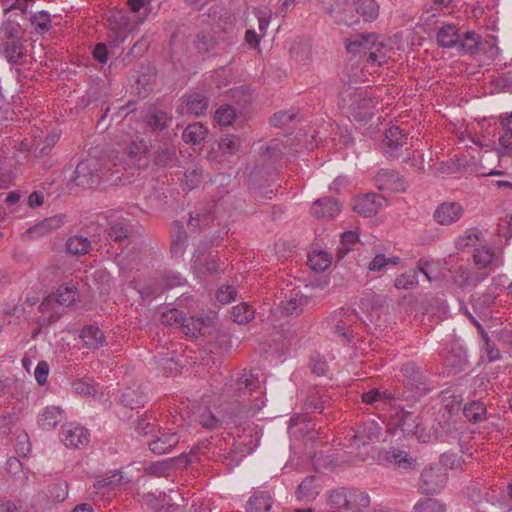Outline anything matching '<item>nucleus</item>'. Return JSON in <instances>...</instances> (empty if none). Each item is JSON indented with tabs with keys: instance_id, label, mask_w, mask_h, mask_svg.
<instances>
[{
	"instance_id": "nucleus-1",
	"label": "nucleus",
	"mask_w": 512,
	"mask_h": 512,
	"mask_svg": "<svg viewBox=\"0 0 512 512\" xmlns=\"http://www.w3.org/2000/svg\"><path fill=\"white\" fill-rule=\"evenodd\" d=\"M220 399L217 413L206 409L198 416L197 421L202 427L216 429L224 424L239 425L242 419L256 415L266 403L259 378L251 371H243L225 383Z\"/></svg>"
},
{
	"instance_id": "nucleus-2",
	"label": "nucleus",
	"mask_w": 512,
	"mask_h": 512,
	"mask_svg": "<svg viewBox=\"0 0 512 512\" xmlns=\"http://www.w3.org/2000/svg\"><path fill=\"white\" fill-rule=\"evenodd\" d=\"M141 212L139 206L129 204L125 208L98 213L95 223L105 229L109 240L123 244L134 232V224L129 217H137Z\"/></svg>"
},
{
	"instance_id": "nucleus-3",
	"label": "nucleus",
	"mask_w": 512,
	"mask_h": 512,
	"mask_svg": "<svg viewBox=\"0 0 512 512\" xmlns=\"http://www.w3.org/2000/svg\"><path fill=\"white\" fill-rule=\"evenodd\" d=\"M436 41L442 48H455L462 54L473 55L478 52L482 38L475 31L462 33L455 24L442 23L436 34Z\"/></svg>"
},
{
	"instance_id": "nucleus-4",
	"label": "nucleus",
	"mask_w": 512,
	"mask_h": 512,
	"mask_svg": "<svg viewBox=\"0 0 512 512\" xmlns=\"http://www.w3.org/2000/svg\"><path fill=\"white\" fill-rule=\"evenodd\" d=\"M346 49L352 54H364L372 65L381 66L386 62L387 47L373 33H361L351 37Z\"/></svg>"
},
{
	"instance_id": "nucleus-5",
	"label": "nucleus",
	"mask_w": 512,
	"mask_h": 512,
	"mask_svg": "<svg viewBox=\"0 0 512 512\" xmlns=\"http://www.w3.org/2000/svg\"><path fill=\"white\" fill-rule=\"evenodd\" d=\"M343 107L358 121H367L373 116L374 100L363 88L347 89L341 93Z\"/></svg>"
},
{
	"instance_id": "nucleus-6",
	"label": "nucleus",
	"mask_w": 512,
	"mask_h": 512,
	"mask_svg": "<svg viewBox=\"0 0 512 512\" xmlns=\"http://www.w3.org/2000/svg\"><path fill=\"white\" fill-rule=\"evenodd\" d=\"M221 242L219 235L211 237L209 241L204 240L197 246L196 252L193 254L191 268L199 276L215 275L221 270V264L216 256L205 254V251L213 245L218 246Z\"/></svg>"
},
{
	"instance_id": "nucleus-7",
	"label": "nucleus",
	"mask_w": 512,
	"mask_h": 512,
	"mask_svg": "<svg viewBox=\"0 0 512 512\" xmlns=\"http://www.w3.org/2000/svg\"><path fill=\"white\" fill-rule=\"evenodd\" d=\"M105 170L106 167L102 159L88 157L77 164L74 181L78 186L91 188L99 183Z\"/></svg>"
},
{
	"instance_id": "nucleus-8",
	"label": "nucleus",
	"mask_w": 512,
	"mask_h": 512,
	"mask_svg": "<svg viewBox=\"0 0 512 512\" xmlns=\"http://www.w3.org/2000/svg\"><path fill=\"white\" fill-rule=\"evenodd\" d=\"M148 152V146L143 141H132L130 142L125 151L121 154V156H116L113 161V166H122V159L125 164L128 165V169L136 170L140 166H144L146 164V154Z\"/></svg>"
},
{
	"instance_id": "nucleus-9",
	"label": "nucleus",
	"mask_w": 512,
	"mask_h": 512,
	"mask_svg": "<svg viewBox=\"0 0 512 512\" xmlns=\"http://www.w3.org/2000/svg\"><path fill=\"white\" fill-rule=\"evenodd\" d=\"M390 417L393 425L401 429L404 435H416L420 426L419 418L413 412L405 410L404 407L393 404L390 409Z\"/></svg>"
},
{
	"instance_id": "nucleus-10",
	"label": "nucleus",
	"mask_w": 512,
	"mask_h": 512,
	"mask_svg": "<svg viewBox=\"0 0 512 512\" xmlns=\"http://www.w3.org/2000/svg\"><path fill=\"white\" fill-rule=\"evenodd\" d=\"M401 372L407 378L405 386L412 392V397L418 399L424 396L429 388L426 375L412 362L402 365Z\"/></svg>"
},
{
	"instance_id": "nucleus-11",
	"label": "nucleus",
	"mask_w": 512,
	"mask_h": 512,
	"mask_svg": "<svg viewBox=\"0 0 512 512\" xmlns=\"http://www.w3.org/2000/svg\"><path fill=\"white\" fill-rule=\"evenodd\" d=\"M335 333L345 342L349 343L356 332L354 326L360 321V317L353 309H340L334 315Z\"/></svg>"
},
{
	"instance_id": "nucleus-12",
	"label": "nucleus",
	"mask_w": 512,
	"mask_h": 512,
	"mask_svg": "<svg viewBox=\"0 0 512 512\" xmlns=\"http://www.w3.org/2000/svg\"><path fill=\"white\" fill-rule=\"evenodd\" d=\"M447 482V474L441 467L425 468L421 473L420 490L427 495L439 493Z\"/></svg>"
},
{
	"instance_id": "nucleus-13",
	"label": "nucleus",
	"mask_w": 512,
	"mask_h": 512,
	"mask_svg": "<svg viewBox=\"0 0 512 512\" xmlns=\"http://www.w3.org/2000/svg\"><path fill=\"white\" fill-rule=\"evenodd\" d=\"M472 259L475 267L479 270H483L482 273H487V276L495 268L503 264L496 255L495 249L487 243H483L473 250Z\"/></svg>"
},
{
	"instance_id": "nucleus-14",
	"label": "nucleus",
	"mask_w": 512,
	"mask_h": 512,
	"mask_svg": "<svg viewBox=\"0 0 512 512\" xmlns=\"http://www.w3.org/2000/svg\"><path fill=\"white\" fill-rule=\"evenodd\" d=\"M60 439L66 447L80 449L89 443L90 433L80 424L71 422L63 426Z\"/></svg>"
},
{
	"instance_id": "nucleus-15",
	"label": "nucleus",
	"mask_w": 512,
	"mask_h": 512,
	"mask_svg": "<svg viewBox=\"0 0 512 512\" xmlns=\"http://www.w3.org/2000/svg\"><path fill=\"white\" fill-rule=\"evenodd\" d=\"M65 223V216L62 214L54 215L36 223L28 228L24 236L29 240H37L45 235L57 230Z\"/></svg>"
},
{
	"instance_id": "nucleus-16",
	"label": "nucleus",
	"mask_w": 512,
	"mask_h": 512,
	"mask_svg": "<svg viewBox=\"0 0 512 512\" xmlns=\"http://www.w3.org/2000/svg\"><path fill=\"white\" fill-rule=\"evenodd\" d=\"M383 198L374 193H368L357 197L353 204V210L364 217L376 215L381 208Z\"/></svg>"
},
{
	"instance_id": "nucleus-17",
	"label": "nucleus",
	"mask_w": 512,
	"mask_h": 512,
	"mask_svg": "<svg viewBox=\"0 0 512 512\" xmlns=\"http://www.w3.org/2000/svg\"><path fill=\"white\" fill-rule=\"evenodd\" d=\"M341 210V205L337 199L332 197H323L317 199L311 206V213L317 219H333Z\"/></svg>"
},
{
	"instance_id": "nucleus-18",
	"label": "nucleus",
	"mask_w": 512,
	"mask_h": 512,
	"mask_svg": "<svg viewBox=\"0 0 512 512\" xmlns=\"http://www.w3.org/2000/svg\"><path fill=\"white\" fill-rule=\"evenodd\" d=\"M463 215V207L457 202H444L440 204L435 212L434 219L440 225H451L458 221Z\"/></svg>"
},
{
	"instance_id": "nucleus-19",
	"label": "nucleus",
	"mask_w": 512,
	"mask_h": 512,
	"mask_svg": "<svg viewBox=\"0 0 512 512\" xmlns=\"http://www.w3.org/2000/svg\"><path fill=\"white\" fill-rule=\"evenodd\" d=\"M374 181L379 190H405V183L402 177L394 170L380 169L375 175Z\"/></svg>"
},
{
	"instance_id": "nucleus-20",
	"label": "nucleus",
	"mask_w": 512,
	"mask_h": 512,
	"mask_svg": "<svg viewBox=\"0 0 512 512\" xmlns=\"http://www.w3.org/2000/svg\"><path fill=\"white\" fill-rule=\"evenodd\" d=\"M107 22L111 30L115 31L117 38L123 41L127 33L133 30L131 19L125 10H113L109 12Z\"/></svg>"
},
{
	"instance_id": "nucleus-21",
	"label": "nucleus",
	"mask_w": 512,
	"mask_h": 512,
	"mask_svg": "<svg viewBox=\"0 0 512 512\" xmlns=\"http://www.w3.org/2000/svg\"><path fill=\"white\" fill-rule=\"evenodd\" d=\"M486 277L487 273H474L464 266L455 268L451 276L453 283L461 289L475 287L486 279Z\"/></svg>"
},
{
	"instance_id": "nucleus-22",
	"label": "nucleus",
	"mask_w": 512,
	"mask_h": 512,
	"mask_svg": "<svg viewBox=\"0 0 512 512\" xmlns=\"http://www.w3.org/2000/svg\"><path fill=\"white\" fill-rule=\"evenodd\" d=\"M407 142V135L397 126H392L385 131L383 145L385 153L390 157H397L399 150Z\"/></svg>"
},
{
	"instance_id": "nucleus-23",
	"label": "nucleus",
	"mask_w": 512,
	"mask_h": 512,
	"mask_svg": "<svg viewBox=\"0 0 512 512\" xmlns=\"http://www.w3.org/2000/svg\"><path fill=\"white\" fill-rule=\"evenodd\" d=\"M65 419V412L59 406H47L38 415V425L43 430H52L55 429L57 425L62 423Z\"/></svg>"
},
{
	"instance_id": "nucleus-24",
	"label": "nucleus",
	"mask_w": 512,
	"mask_h": 512,
	"mask_svg": "<svg viewBox=\"0 0 512 512\" xmlns=\"http://www.w3.org/2000/svg\"><path fill=\"white\" fill-rule=\"evenodd\" d=\"M179 442L175 432H161L156 439L149 442L150 450L157 455L169 453Z\"/></svg>"
},
{
	"instance_id": "nucleus-25",
	"label": "nucleus",
	"mask_w": 512,
	"mask_h": 512,
	"mask_svg": "<svg viewBox=\"0 0 512 512\" xmlns=\"http://www.w3.org/2000/svg\"><path fill=\"white\" fill-rule=\"evenodd\" d=\"M382 428L375 420H369L360 425L355 434V440L361 445H367L379 439Z\"/></svg>"
},
{
	"instance_id": "nucleus-26",
	"label": "nucleus",
	"mask_w": 512,
	"mask_h": 512,
	"mask_svg": "<svg viewBox=\"0 0 512 512\" xmlns=\"http://www.w3.org/2000/svg\"><path fill=\"white\" fill-rule=\"evenodd\" d=\"M499 145L506 154H512V112L499 115Z\"/></svg>"
},
{
	"instance_id": "nucleus-27",
	"label": "nucleus",
	"mask_w": 512,
	"mask_h": 512,
	"mask_svg": "<svg viewBox=\"0 0 512 512\" xmlns=\"http://www.w3.org/2000/svg\"><path fill=\"white\" fill-rule=\"evenodd\" d=\"M79 296L78 282L70 280L61 284L56 293V302L62 306H72Z\"/></svg>"
},
{
	"instance_id": "nucleus-28",
	"label": "nucleus",
	"mask_w": 512,
	"mask_h": 512,
	"mask_svg": "<svg viewBox=\"0 0 512 512\" xmlns=\"http://www.w3.org/2000/svg\"><path fill=\"white\" fill-rule=\"evenodd\" d=\"M80 338L83 345L91 350L99 349L105 343L104 332L94 325L85 326L80 333Z\"/></svg>"
},
{
	"instance_id": "nucleus-29",
	"label": "nucleus",
	"mask_w": 512,
	"mask_h": 512,
	"mask_svg": "<svg viewBox=\"0 0 512 512\" xmlns=\"http://www.w3.org/2000/svg\"><path fill=\"white\" fill-rule=\"evenodd\" d=\"M187 247V233L181 222L175 221L172 228L171 254L173 257L183 256Z\"/></svg>"
},
{
	"instance_id": "nucleus-30",
	"label": "nucleus",
	"mask_w": 512,
	"mask_h": 512,
	"mask_svg": "<svg viewBox=\"0 0 512 512\" xmlns=\"http://www.w3.org/2000/svg\"><path fill=\"white\" fill-rule=\"evenodd\" d=\"M272 507V497L267 491H255L248 499L246 512H268Z\"/></svg>"
},
{
	"instance_id": "nucleus-31",
	"label": "nucleus",
	"mask_w": 512,
	"mask_h": 512,
	"mask_svg": "<svg viewBox=\"0 0 512 512\" xmlns=\"http://www.w3.org/2000/svg\"><path fill=\"white\" fill-rule=\"evenodd\" d=\"M308 303V298L299 293H295L285 298L280 303L282 313L287 316H297L303 312L304 306Z\"/></svg>"
},
{
	"instance_id": "nucleus-32",
	"label": "nucleus",
	"mask_w": 512,
	"mask_h": 512,
	"mask_svg": "<svg viewBox=\"0 0 512 512\" xmlns=\"http://www.w3.org/2000/svg\"><path fill=\"white\" fill-rule=\"evenodd\" d=\"M362 401L367 405H372L379 409L380 407L390 406L392 408L396 400L387 393H382L377 388H373L367 392H364L361 396Z\"/></svg>"
},
{
	"instance_id": "nucleus-33",
	"label": "nucleus",
	"mask_w": 512,
	"mask_h": 512,
	"mask_svg": "<svg viewBox=\"0 0 512 512\" xmlns=\"http://www.w3.org/2000/svg\"><path fill=\"white\" fill-rule=\"evenodd\" d=\"M134 288L139 292L143 299L157 297L163 293L164 284L160 278L149 279L145 282L135 281Z\"/></svg>"
},
{
	"instance_id": "nucleus-34",
	"label": "nucleus",
	"mask_w": 512,
	"mask_h": 512,
	"mask_svg": "<svg viewBox=\"0 0 512 512\" xmlns=\"http://www.w3.org/2000/svg\"><path fill=\"white\" fill-rule=\"evenodd\" d=\"M385 461L388 465L399 469H408L415 463V459L409 457V455L400 449L391 448L385 453Z\"/></svg>"
},
{
	"instance_id": "nucleus-35",
	"label": "nucleus",
	"mask_w": 512,
	"mask_h": 512,
	"mask_svg": "<svg viewBox=\"0 0 512 512\" xmlns=\"http://www.w3.org/2000/svg\"><path fill=\"white\" fill-rule=\"evenodd\" d=\"M482 236L483 234L478 228H469L456 239L455 246L458 250H465L470 247L474 250L483 244L481 241Z\"/></svg>"
},
{
	"instance_id": "nucleus-36",
	"label": "nucleus",
	"mask_w": 512,
	"mask_h": 512,
	"mask_svg": "<svg viewBox=\"0 0 512 512\" xmlns=\"http://www.w3.org/2000/svg\"><path fill=\"white\" fill-rule=\"evenodd\" d=\"M65 248L69 255L82 256L91 249V241L87 237L74 235L66 240Z\"/></svg>"
},
{
	"instance_id": "nucleus-37",
	"label": "nucleus",
	"mask_w": 512,
	"mask_h": 512,
	"mask_svg": "<svg viewBox=\"0 0 512 512\" xmlns=\"http://www.w3.org/2000/svg\"><path fill=\"white\" fill-rule=\"evenodd\" d=\"M123 476L120 472H115L110 476H107L101 480H97L94 485V493L105 496L110 494L116 489L122 482Z\"/></svg>"
},
{
	"instance_id": "nucleus-38",
	"label": "nucleus",
	"mask_w": 512,
	"mask_h": 512,
	"mask_svg": "<svg viewBox=\"0 0 512 512\" xmlns=\"http://www.w3.org/2000/svg\"><path fill=\"white\" fill-rule=\"evenodd\" d=\"M207 133V128L203 124L196 122L189 124L185 128L182 134V138L186 143L198 145L205 140Z\"/></svg>"
},
{
	"instance_id": "nucleus-39",
	"label": "nucleus",
	"mask_w": 512,
	"mask_h": 512,
	"mask_svg": "<svg viewBox=\"0 0 512 512\" xmlns=\"http://www.w3.org/2000/svg\"><path fill=\"white\" fill-rule=\"evenodd\" d=\"M355 9L366 21H372L378 17L379 5L375 0H354Z\"/></svg>"
},
{
	"instance_id": "nucleus-40",
	"label": "nucleus",
	"mask_w": 512,
	"mask_h": 512,
	"mask_svg": "<svg viewBox=\"0 0 512 512\" xmlns=\"http://www.w3.org/2000/svg\"><path fill=\"white\" fill-rule=\"evenodd\" d=\"M120 401L124 406L134 409L144 405L146 395L139 389L126 388L121 395Z\"/></svg>"
},
{
	"instance_id": "nucleus-41",
	"label": "nucleus",
	"mask_w": 512,
	"mask_h": 512,
	"mask_svg": "<svg viewBox=\"0 0 512 512\" xmlns=\"http://www.w3.org/2000/svg\"><path fill=\"white\" fill-rule=\"evenodd\" d=\"M348 510L358 512L364 508H367L370 504L369 495L366 492L358 489H348Z\"/></svg>"
},
{
	"instance_id": "nucleus-42",
	"label": "nucleus",
	"mask_w": 512,
	"mask_h": 512,
	"mask_svg": "<svg viewBox=\"0 0 512 512\" xmlns=\"http://www.w3.org/2000/svg\"><path fill=\"white\" fill-rule=\"evenodd\" d=\"M187 110L195 116H200L208 108V99L201 93H192L186 98Z\"/></svg>"
},
{
	"instance_id": "nucleus-43",
	"label": "nucleus",
	"mask_w": 512,
	"mask_h": 512,
	"mask_svg": "<svg viewBox=\"0 0 512 512\" xmlns=\"http://www.w3.org/2000/svg\"><path fill=\"white\" fill-rule=\"evenodd\" d=\"M72 389L75 394L82 397H94L97 394V386L92 378H78L72 382Z\"/></svg>"
},
{
	"instance_id": "nucleus-44",
	"label": "nucleus",
	"mask_w": 512,
	"mask_h": 512,
	"mask_svg": "<svg viewBox=\"0 0 512 512\" xmlns=\"http://www.w3.org/2000/svg\"><path fill=\"white\" fill-rule=\"evenodd\" d=\"M202 175V169L196 165L193 168L186 170L182 178H180L183 190L190 191L198 187L202 181Z\"/></svg>"
},
{
	"instance_id": "nucleus-45",
	"label": "nucleus",
	"mask_w": 512,
	"mask_h": 512,
	"mask_svg": "<svg viewBox=\"0 0 512 512\" xmlns=\"http://www.w3.org/2000/svg\"><path fill=\"white\" fill-rule=\"evenodd\" d=\"M319 493V485L316 483L314 476L306 477L298 486V499L311 500Z\"/></svg>"
},
{
	"instance_id": "nucleus-46",
	"label": "nucleus",
	"mask_w": 512,
	"mask_h": 512,
	"mask_svg": "<svg viewBox=\"0 0 512 512\" xmlns=\"http://www.w3.org/2000/svg\"><path fill=\"white\" fill-rule=\"evenodd\" d=\"M255 316V310L247 303H240L231 310V319L239 324L250 322Z\"/></svg>"
},
{
	"instance_id": "nucleus-47",
	"label": "nucleus",
	"mask_w": 512,
	"mask_h": 512,
	"mask_svg": "<svg viewBox=\"0 0 512 512\" xmlns=\"http://www.w3.org/2000/svg\"><path fill=\"white\" fill-rule=\"evenodd\" d=\"M4 51L8 61L12 64H19L25 55L21 40L6 42Z\"/></svg>"
},
{
	"instance_id": "nucleus-48",
	"label": "nucleus",
	"mask_w": 512,
	"mask_h": 512,
	"mask_svg": "<svg viewBox=\"0 0 512 512\" xmlns=\"http://www.w3.org/2000/svg\"><path fill=\"white\" fill-rule=\"evenodd\" d=\"M463 414L469 421L476 423L484 418L486 414V407L480 401H472L465 404Z\"/></svg>"
},
{
	"instance_id": "nucleus-49",
	"label": "nucleus",
	"mask_w": 512,
	"mask_h": 512,
	"mask_svg": "<svg viewBox=\"0 0 512 512\" xmlns=\"http://www.w3.org/2000/svg\"><path fill=\"white\" fill-rule=\"evenodd\" d=\"M30 22L38 34H44L52 27L50 14L45 10L33 14L30 18Z\"/></svg>"
},
{
	"instance_id": "nucleus-50",
	"label": "nucleus",
	"mask_w": 512,
	"mask_h": 512,
	"mask_svg": "<svg viewBox=\"0 0 512 512\" xmlns=\"http://www.w3.org/2000/svg\"><path fill=\"white\" fill-rule=\"evenodd\" d=\"M241 146V139L239 136L234 134L223 135L219 140V150L223 154L234 155L238 152Z\"/></svg>"
},
{
	"instance_id": "nucleus-51",
	"label": "nucleus",
	"mask_w": 512,
	"mask_h": 512,
	"mask_svg": "<svg viewBox=\"0 0 512 512\" xmlns=\"http://www.w3.org/2000/svg\"><path fill=\"white\" fill-rule=\"evenodd\" d=\"M327 400L328 397H326L320 390L313 391L305 401L306 410L310 412L322 413Z\"/></svg>"
},
{
	"instance_id": "nucleus-52",
	"label": "nucleus",
	"mask_w": 512,
	"mask_h": 512,
	"mask_svg": "<svg viewBox=\"0 0 512 512\" xmlns=\"http://www.w3.org/2000/svg\"><path fill=\"white\" fill-rule=\"evenodd\" d=\"M186 321L187 317L185 316L184 312L177 308L169 309L168 311L163 312L161 316V322L171 327L183 328V325Z\"/></svg>"
},
{
	"instance_id": "nucleus-53",
	"label": "nucleus",
	"mask_w": 512,
	"mask_h": 512,
	"mask_svg": "<svg viewBox=\"0 0 512 512\" xmlns=\"http://www.w3.org/2000/svg\"><path fill=\"white\" fill-rule=\"evenodd\" d=\"M330 264L331 260L328 254L323 251H315L308 255V265L314 271H324Z\"/></svg>"
},
{
	"instance_id": "nucleus-54",
	"label": "nucleus",
	"mask_w": 512,
	"mask_h": 512,
	"mask_svg": "<svg viewBox=\"0 0 512 512\" xmlns=\"http://www.w3.org/2000/svg\"><path fill=\"white\" fill-rule=\"evenodd\" d=\"M445 505L434 498H424L419 500L414 506V512H445Z\"/></svg>"
},
{
	"instance_id": "nucleus-55",
	"label": "nucleus",
	"mask_w": 512,
	"mask_h": 512,
	"mask_svg": "<svg viewBox=\"0 0 512 512\" xmlns=\"http://www.w3.org/2000/svg\"><path fill=\"white\" fill-rule=\"evenodd\" d=\"M419 283L416 270H409L406 273L399 275L394 282L396 289L408 290L417 286Z\"/></svg>"
},
{
	"instance_id": "nucleus-56",
	"label": "nucleus",
	"mask_w": 512,
	"mask_h": 512,
	"mask_svg": "<svg viewBox=\"0 0 512 512\" xmlns=\"http://www.w3.org/2000/svg\"><path fill=\"white\" fill-rule=\"evenodd\" d=\"M348 490L340 488L332 491L329 495L328 501L331 508L335 510L348 509Z\"/></svg>"
},
{
	"instance_id": "nucleus-57",
	"label": "nucleus",
	"mask_w": 512,
	"mask_h": 512,
	"mask_svg": "<svg viewBox=\"0 0 512 512\" xmlns=\"http://www.w3.org/2000/svg\"><path fill=\"white\" fill-rule=\"evenodd\" d=\"M174 464V459H165L154 462L146 468V472L156 477H166Z\"/></svg>"
},
{
	"instance_id": "nucleus-58",
	"label": "nucleus",
	"mask_w": 512,
	"mask_h": 512,
	"mask_svg": "<svg viewBox=\"0 0 512 512\" xmlns=\"http://www.w3.org/2000/svg\"><path fill=\"white\" fill-rule=\"evenodd\" d=\"M216 40L209 32H200L196 36L195 46L199 53H208L214 49Z\"/></svg>"
},
{
	"instance_id": "nucleus-59",
	"label": "nucleus",
	"mask_w": 512,
	"mask_h": 512,
	"mask_svg": "<svg viewBox=\"0 0 512 512\" xmlns=\"http://www.w3.org/2000/svg\"><path fill=\"white\" fill-rule=\"evenodd\" d=\"M249 186L258 199H272L274 195L273 190L266 185V181L261 184L257 183L256 175L250 177Z\"/></svg>"
},
{
	"instance_id": "nucleus-60",
	"label": "nucleus",
	"mask_w": 512,
	"mask_h": 512,
	"mask_svg": "<svg viewBox=\"0 0 512 512\" xmlns=\"http://www.w3.org/2000/svg\"><path fill=\"white\" fill-rule=\"evenodd\" d=\"M176 158V150L174 148H163L155 154V164L161 167L170 166L174 163Z\"/></svg>"
},
{
	"instance_id": "nucleus-61",
	"label": "nucleus",
	"mask_w": 512,
	"mask_h": 512,
	"mask_svg": "<svg viewBox=\"0 0 512 512\" xmlns=\"http://www.w3.org/2000/svg\"><path fill=\"white\" fill-rule=\"evenodd\" d=\"M235 118V111L232 106L224 105L215 112V120L220 125H231Z\"/></svg>"
},
{
	"instance_id": "nucleus-62",
	"label": "nucleus",
	"mask_w": 512,
	"mask_h": 512,
	"mask_svg": "<svg viewBox=\"0 0 512 512\" xmlns=\"http://www.w3.org/2000/svg\"><path fill=\"white\" fill-rule=\"evenodd\" d=\"M160 279L161 282L164 284L165 290L182 286L185 283V279L182 277V275L175 271L165 272Z\"/></svg>"
},
{
	"instance_id": "nucleus-63",
	"label": "nucleus",
	"mask_w": 512,
	"mask_h": 512,
	"mask_svg": "<svg viewBox=\"0 0 512 512\" xmlns=\"http://www.w3.org/2000/svg\"><path fill=\"white\" fill-rule=\"evenodd\" d=\"M206 324V319L202 317L194 318L190 317L187 318V321L183 325V331L186 335H193L196 336L198 333L201 332L202 328Z\"/></svg>"
},
{
	"instance_id": "nucleus-64",
	"label": "nucleus",
	"mask_w": 512,
	"mask_h": 512,
	"mask_svg": "<svg viewBox=\"0 0 512 512\" xmlns=\"http://www.w3.org/2000/svg\"><path fill=\"white\" fill-rule=\"evenodd\" d=\"M295 117L296 113L293 110L279 111L271 117L270 123L275 127H281L292 122Z\"/></svg>"
}]
</instances>
